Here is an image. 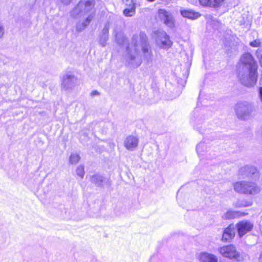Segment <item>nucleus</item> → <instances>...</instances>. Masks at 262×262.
<instances>
[{"instance_id": "f257e3e1", "label": "nucleus", "mask_w": 262, "mask_h": 262, "mask_svg": "<svg viewBox=\"0 0 262 262\" xmlns=\"http://www.w3.org/2000/svg\"><path fill=\"white\" fill-rule=\"evenodd\" d=\"M140 50L143 56L148 62H151L152 54L150 46L148 42L147 37L143 32L133 36L131 43L126 49L125 63L127 66L137 68L140 66L142 61L139 56Z\"/></svg>"}, {"instance_id": "f03ea898", "label": "nucleus", "mask_w": 262, "mask_h": 262, "mask_svg": "<svg viewBox=\"0 0 262 262\" xmlns=\"http://www.w3.org/2000/svg\"><path fill=\"white\" fill-rule=\"evenodd\" d=\"M234 190L238 193L255 195L260 191L258 185L252 181H241L233 184Z\"/></svg>"}, {"instance_id": "7ed1b4c3", "label": "nucleus", "mask_w": 262, "mask_h": 262, "mask_svg": "<svg viewBox=\"0 0 262 262\" xmlns=\"http://www.w3.org/2000/svg\"><path fill=\"white\" fill-rule=\"evenodd\" d=\"M235 111L236 116L239 119L246 120L252 117L255 108L251 103L247 101H241L236 104Z\"/></svg>"}, {"instance_id": "20e7f679", "label": "nucleus", "mask_w": 262, "mask_h": 262, "mask_svg": "<svg viewBox=\"0 0 262 262\" xmlns=\"http://www.w3.org/2000/svg\"><path fill=\"white\" fill-rule=\"evenodd\" d=\"M219 252L223 257L237 262L244 261L246 258V255L237 251L233 245L221 247L219 249Z\"/></svg>"}, {"instance_id": "39448f33", "label": "nucleus", "mask_w": 262, "mask_h": 262, "mask_svg": "<svg viewBox=\"0 0 262 262\" xmlns=\"http://www.w3.org/2000/svg\"><path fill=\"white\" fill-rule=\"evenodd\" d=\"M238 77L242 84L252 87L257 82V72L256 70H238Z\"/></svg>"}, {"instance_id": "423d86ee", "label": "nucleus", "mask_w": 262, "mask_h": 262, "mask_svg": "<svg viewBox=\"0 0 262 262\" xmlns=\"http://www.w3.org/2000/svg\"><path fill=\"white\" fill-rule=\"evenodd\" d=\"M93 7L94 4L92 0H82L71 12V15L74 17L78 15L81 16L90 12Z\"/></svg>"}, {"instance_id": "0eeeda50", "label": "nucleus", "mask_w": 262, "mask_h": 262, "mask_svg": "<svg viewBox=\"0 0 262 262\" xmlns=\"http://www.w3.org/2000/svg\"><path fill=\"white\" fill-rule=\"evenodd\" d=\"M240 61L241 63L238 66V70L257 71V63L250 53L244 54L241 58Z\"/></svg>"}, {"instance_id": "6e6552de", "label": "nucleus", "mask_w": 262, "mask_h": 262, "mask_svg": "<svg viewBox=\"0 0 262 262\" xmlns=\"http://www.w3.org/2000/svg\"><path fill=\"white\" fill-rule=\"evenodd\" d=\"M158 16L160 20L168 27L173 28L175 26V19L171 12L164 9L158 10Z\"/></svg>"}, {"instance_id": "1a4fd4ad", "label": "nucleus", "mask_w": 262, "mask_h": 262, "mask_svg": "<svg viewBox=\"0 0 262 262\" xmlns=\"http://www.w3.org/2000/svg\"><path fill=\"white\" fill-rule=\"evenodd\" d=\"M156 40L158 46L164 49H169L172 45V41L169 36L164 31H158L156 33Z\"/></svg>"}, {"instance_id": "9d476101", "label": "nucleus", "mask_w": 262, "mask_h": 262, "mask_svg": "<svg viewBox=\"0 0 262 262\" xmlns=\"http://www.w3.org/2000/svg\"><path fill=\"white\" fill-rule=\"evenodd\" d=\"M77 78L74 74L67 73L63 75L61 78V88L64 90H71L76 85Z\"/></svg>"}, {"instance_id": "9b49d317", "label": "nucleus", "mask_w": 262, "mask_h": 262, "mask_svg": "<svg viewBox=\"0 0 262 262\" xmlns=\"http://www.w3.org/2000/svg\"><path fill=\"white\" fill-rule=\"evenodd\" d=\"M238 234L240 237L251 231L253 228V223L248 220H243L237 223L235 225Z\"/></svg>"}, {"instance_id": "f8f14e48", "label": "nucleus", "mask_w": 262, "mask_h": 262, "mask_svg": "<svg viewBox=\"0 0 262 262\" xmlns=\"http://www.w3.org/2000/svg\"><path fill=\"white\" fill-rule=\"evenodd\" d=\"M139 139L137 136L129 135L124 141V146L128 150L133 151L138 146Z\"/></svg>"}, {"instance_id": "ddd939ff", "label": "nucleus", "mask_w": 262, "mask_h": 262, "mask_svg": "<svg viewBox=\"0 0 262 262\" xmlns=\"http://www.w3.org/2000/svg\"><path fill=\"white\" fill-rule=\"evenodd\" d=\"M110 28V23L107 22L99 35V43L102 47H105L106 45L108 40Z\"/></svg>"}, {"instance_id": "4468645a", "label": "nucleus", "mask_w": 262, "mask_h": 262, "mask_svg": "<svg viewBox=\"0 0 262 262\" xmlns=\"http://www.w3.org/2000/svg\"><path fill=\"white\" fill-rule=\"evenodd\" d=\"M235 229V225L233 224H230L224 230L222 236V240L224 241H228L231 239L234 236Z\"/></svg>"}, {"instance_id": "2eb2a0df", "label": "nucleus", "mask_w": 262, "mask_h": 262, "mask_svg": "<svg viewBox=\"0 0 262 262\" xmlns=\"http://www.w3.org/2000/svg\"><path fill=\"white\" fill-rule=\"evenodd\" d=\"M199 259L201 262H218L216 256L208 252L200 253Z\"/></svg>"}, {"instance_id": "dca6fc26", "label": "nucleus", "mask_w": 262, "mask_h": 262, "mask_svg": "<svg viewBox=\"0 0 262 262\" xmlns=\"http://www.w3.org/2000/svg\"><path fill=\"white\" fill-rule=\"evenodd\" d=\"M225 0H200V3L203 6L219 8L224 3Z\"/></svg>"}, {"instance_id": "f3484780", "label": "nucleus", "mask_w": 262, "mask_h": 262, "mask_svg": "<svg viewBox=\"0 0 262 262\" xmlns=\"http://www.w3.org/2000/svg\"><path fill=\"white\" fill-rule=\"evenodd\" d=\"M246 214H247V213L244 212L230 210L225 213L223 215L222 217L225 220H229L244 216Z\"/></svg>"}, {"instance_id": "a211bd4d", "label": "nucleus", "mask_w": 262, "mask_h": 262, "mask_svg": "<svg viewBox=\"0 0 262 262\" xmlns=\"http://www.w3.org/2000/svg\"><path fill=\"white\" fill-rule=\"evenodd\" d=\"M256 171V169L254 167L247 165L240 169L239 174L243 178L249 177L254 174Z\"/></svg>"}, {"instance_id": "6ab92c4d", "label": "nucleus", "mask_w": 262, "mask_h": 262, "mask_svg": "<svg viewBox=\"0 0 262 262\" xmlns=\"http://www.w3.org/2000/svg\"><path fill=\"white\" fill-rule=\"evenodd\" d=\"M180 13L184 17L190 19H195L200 16V14L189 10H181Z\"/></svg>"}, {"instance_id": "aec40b11", "label": "nucleus", "mask_w": 262, "mask_h": 262, "mask_svg": "<svg viewBox=\"0 0 262 262\" xmlns=\"http://www.w3.org/2000/svg\"><path fill=\"white\" fill-rule=\"evenodd\" d=\"M252 203L250 202L244 200H238L233 204L235 207L241 208L250 206Z\"/></svg>"}, {"instance_id": "412c9836", "label": "nucleus", "mask_w": 262, "mask_h": 262, "mask_svg": "<svg viewBox=\"0 0 262 262\" xmlns=\"http://www.w3.org/2000/svg\"><path fill=\"white\" fill-rule=\"evenodd\" d=\"M113 34L115 36L116 41L118 44L123 45L125 42L126 38L124 36L118 34L115 30H114Z\"/></svg>"}, {"instance_id": "4be33fe9", "label": "nucleus", "mask_w": 262, "mask_h": 262, "mask_svg": "<svg viewBox=\"0 0 262 262\" xmlns=\"http://www.w3.org/2000/svg\"><path fill=\"white\" fill-rule=\"evenodd\" d=\"M92 183L95 184L98 186H101L102 184L103 178L102 176L96 174L92 176L90 179Z\"/></svg>"}, {"instance_id": "5701e85b", "label": "nucleus", "mask_w": 262, "mask_h": 262, "mask_svg": "<svg viewBox=\"0 0 262 262\" xmlns=\"http://www.w3.org/2000/svg\"><path fill=\"white\" fill-rule=\"evenodd\" d=\"M123 11V14L125 16L129 17L133 16L135 13V6H128Z\"/></svg>"}, {"instance_id": "b1692460", "label": "nucleus", "mask_w": 262, "mask_h": 262, "mask_svg": "<svg viewBox=\"0 0 262 262\" xmlns=\"http://www.w3.org/2000/svg\"><path fill=\"white\" fill-rule=\"evenodd\" d=\"M80 160L79 155L76 153H72L69 157V162L71 164H76Z\"/></svg>"}, {"instance_id": "393cba45", "label": "nucleus", "mask_w": 262, "mask_h": 262, "mask_svg": "<svg viewBox=\"0 0 262 262\" xmlns=\"http://www.w3.org/2000/svg\"><path fill=\"white\" fill-rule=\"evenodd\" d=\"M206 149V145L204 142L199 143L196 147V150L199 155H201Z\"/></svg>"}, {"instance_id": "a878e982", "label": "nucleus", "mask_w": 262, "mask_h": 262, "mask_svg": "<svg viewBox=\"0 0 262 262\" xmlns=\"http://www.w3.org/2000/svg\"><path fill=\"white\" fill-rule=\"evenodd\" d=\"M76 174L77 176L82 179L84 176V166L82 165L79 166L76 170Z\"/></svg>"}, {"instance_id": "bb28decb", "label": "nucleus", "mask_w": 262, "mask_h": 262, "mask_svg": "<svg viewBox=\"0 0 262 262\" xmlns=\"http://www.w3.org/2000/svg\"><path fill=\"white\" fill-rule=\"evenodd\" d=\"M86 26L85 25H84L83 21H79L76 24V31L78 32H81L82 31L84 30Z\"/></svg>"}, {"instance_id": "cd10ccee", "label": "nucleus", "mask_w": 262, "mask_h": 262, "mask_svg": "<svg viewBox=\"0 0 262 262\" xmlns=\"http://www.w3.org/2000/svg\"><path fill=\"white\" fill-rule=\"evenodd\" d=\"M94 17V14L93 13H90L89 16L83 21L86 27L90 24Z\"/></svg>"}, {"instance_id": "c85d7f7f", "label": "nucleus", "mask_w": 262, "mask_h": 262, "mask_svg": "<svg viewBox=\"0 0 262 262\" xmlns=\"http://www.w3.org/2000/svg\"><path fill=\"white\" fill-rule=\"evenodd\" d=\"M256 56L259 60V62L262 67V48H259L256 51Z\"/></svg>"}, {"instance_id": "c756f323", "label": "nucleus", "mask_w": 262, "mask_h": 262, "mask_svg": "<svg viewBox=\"0 0 262 262\" xmlns=\"http://www.w3.org/2000/svg\"><path fill=\"white\" fill-rule=\"evenodd\" d=\"M249 45L252 47H258L260 46V41L259 39H256L250 42Z\"/></svg>"}, {"instance_id": "7c9ffc66", "label": "nucleus", "mask_w": 262, "mask_h": 262, "mask_svg": "<svg viewBox=\"0 0 262 262\" xmlns=\"http://www.w3.org/2000/svg\"><path fill=\"white\" fill-rule=\"evenodd\" d=\"M126 6H135L136 0H122Z\"/></svg>"}, {"instance_id": "2f4dec72", "label": "nucleus", "mask_w": 262, "mask_h": 262, "mask_svg": "<svg viewBox=\"0 0 262 262\" xmlns=\"http://www.w3.org/2000/svg\"><path fill=\"white\" fill-rule=\"evenodd\" d=\"M4 33V27L0 23V38L3 36Z\"/></svg>"}, {"instance_id": "473e14b6", "label": "nucleus", "mask_w": 262, "mask_h": 262, "mask_svg": "<svg viewBox=\"0 0 262 262\" xmlns=\"http://www.w3.org/2000/svg\"><path fill=\"white\" fill-rule=\"evenodd\" d=\"M258 96L262 102V87L258 88Z\"/></svg>"}, {"instance_id": "72a5a7b5", "label": "nucleus", "mask_w": 262, "mask_h": 262, "mask_svg": "<svg viewBox=\"0 0 262 262\" xmlns=\"http://www.w3.org/2000/svg\"><path fill=\"white\" fill-rule=\"evenodd\" d=\"M98 95H99V93L96 90L93 91L91 93V96L92 97H94L95 96H98Z\"/></svg>"}, {"instance_id": "f704fd0d", "label": "nucleus", "mask_w": 262, "mask_h": 262, "mask_svg": "<svg viewBox=\"0 0 262 262\" xmlns=\"http://www.w3.org/2000/svg\"><path fill=\"white\" fill-rule=\"evenodd\" d=\"M61 2L64 5H69L73 0H60Z\"/></svg>"}, {"instance_id": "c9c22d12", "label": "nucleus", "mask_w": 262, "mask_h": 262, "mask_svg": "<svg viewBox=\"0 0 262 262\" xmlns=\"http://www.w3.org/2000/svg\"><path fill=\"white\" fill-rule=\"evenodd\" d=\"M258 261L262 262V252L259 255V257L258 258Z\"/></svg>"}, {"instance_id": "e433bc0d", "label": "nucleus", "mask_w": 262, "mask_h": 262, "mask_svg": "<svg viewBox=\"0 0 262 262\" xmlns=\"http://www.w3.org/2000/svg\"><path fill=\"white\" fill-rule=\"evenodd\" d=\"M148 2H154L155 0H147Z\"/></svg>"}]
</instances>
